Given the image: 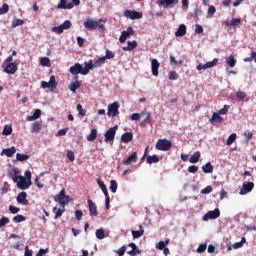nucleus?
Masks as SVG:
<instances>
[{"label": "nucleus", "mask_w": 256, "mask_h": 256, "mask_svg": "<svg viewBox=\"0 0 256 256\" xmlns=\"http://www.w3.org/2000/svg\"><path fill=\"white\" fill-rule=\"evenodd\" d=\"M103 21V19H99L98 21H95L91 18H88L84 22V27L87 29V31H95V29H98L99 31H105V25L99 24Z\"/></svg>", "instance_id": "obj_1"}, {"label": "nucleus", "mask_w": 256, "mask_h": 256, "mask_svg": "<svg viewBox=\"0 0 256 256\" xmlns=\"http://www.w3.org/2000/svg\"><path fill=\"white\" fill-rule=\"evenodd\" d=\"M155 147L158 151H169L173 147V143L167 139H159Z\"/></svg>", "instance_id": "obj_2"}, {"label": "nucleus", "mask_w": 256, "mask_h": 256, "mask_svg": "<svg viewBox=\"0 0 256 256\" xmlns=\"http://www.w3.org/2000/svg\"><path fill=\"white\" fill-rule=\"evenodd\" d=\"M81 5V0H71V2L67 3V0H60V3L57 5V9H73V7H77Z\"/></svg>", "instance_id": "obj_3"}, {"label": "nucleus", "mask_w": 256, "mask_h": 256, "mask_svg": "<svg viewBox=\"0 0 256 256\" xmlns=\"http://www.w3.org/2000/svg\"><path fill=\"white\" fill-rule=\"evenodd\" d=\"M118 126L109 128L104 134L105 143H113L115 141V135H117Z\"/></svg>", "instance_id": "obj_4"}, {"label": "nucleus", "mask_w": 256, "mask_h": 256, "mask_svg": "<svg viewBox=\"0 0 256 256\" xmlns=\"http://www.w3.org/2000/svg\"><path fill=\"white\" fill-rule=\"evenodd\" d=\"M54 201H57L62 207H65L71 199H69V196L65 195V188H63L59 194L55 196Z\"/></svg>", "instance_id": "obj_5"}, {"label": "nucleus", "mask_w": 256, "mask_h": 256, "mask_svg": "<svg viewBox=\"0 0 256 256\" xmlns=\"http://www.w3.org/2000/svg\"><path fill=\"white\" fill-rule=\"evenodd\" d=\"M15 183L17 184L18 189H21L22 191H25V189H29L31 185H33V182H31V180L28 181L23 176L19 177Z\"/></svg>", "instance_id": "obj_6"}, {"label": "nucleus", "mask_w": 256, "mask_h": 256, "mask_svg": "<svg viewBox=\"0 0 256 256\" xmlns=\"http://www.w3.org/2000/svg\"><path fill=\"white\" fill-rule=\"evenodd\" d=\"M124 17L135 21V19H143V13L127 9L124 11Z\"/></svg>", "instance_id": "obj_7"}, {"label": "nucleus", "mask_w": 256, "mask_h": 256, "mask_svg": "<svg viewBox=\"0 0 256 256\" xmlns=\"http://www.w3.org/2000/svg\"><path fill=\"white\" fill-rule=\"evenodd\" d=\"M178 3L179 0H157L158 7H163V9L173 8Z\"/></svg>", "instance_id": "obj_8"}, {"label": "nucleus", "mask_w": 256, "mask_h": 256, "mask_svg": "<svg viewBox=\"0 0 256 256\" xmlns=\"http://www.w3.org/2000/svg\"><path fill=\"white\" fill-rule=\"evenodd\" d=\"M83 70V66L80 63H76L69 68L71 75H74V79H79V74L83 75Z\"/></svg>", "instance_id": "obj_9"}, {"label": "nucleus", "mask_w": 256, "mask_h": 256, "mask_svg": "<svg viewBox=\"0 0 256 256\" xmlns=\"http://www.w3.org/2000/svg\"><path fill=\"white\" fill-rule=\"evenodd\" d=\"M107 115L108 117H117V115H119V103L113 102L109 104Z\"/></svg>", "instance_id": "obj_10"}, {"label": "nucleus", "mask_w": 256, "mask_h": 256, "mask_svg": "<svg viewBox=\"0 0 256 256\" xmlns=\"http://www.w3.org/2000/svg\"><path fill=\"white\" fill-rule=\"evenodd\" d=\"M131 35H135V30H133V27H128L126 30L122 31L119 41L120 43H125L127 41L128 37H131Z\"/></svg>", "instance_id": "obj_11"}, {"label": "nucleus", "mask_w": 256, "mask_h": 256, "mask_svg": "<svg viewBox=\"0 0 256 256\" xmlns=\"http://www.w3.org/2000/svg\"><path fill=\"white\" fill-rule=\"evenodd\" d=\"M221 215V211L219 208H215L212 211H208L204 216H203V221H209V219H218V217Z\"/></svg>", "instance_id": "obj_12"}, {"label": "nucleus", "mask_w": 256, "mask_h": 256, "mask_svg": "<svg viewBox=\"0 0 256 256\" xmlns=\"http://www.w3.org/2000/svg\"><path fill=\"white\" fill-rule=\"evenodd\" d=\"M255 187V183L247 182L242 185L239 194L240 195H247V193H251Z\"/></svg>", "instance_id": "obj_13"}, {"label": "nucleus", "mask_w": 256, "mask_h": 256, "mask_svg": "<svg viewBox=\"0 0 256 256\" xmlns=\"http://www.w3.org/2000/svg\"><path fill=\"white\" fill-rule=\"evenodd\" d=\"M222 25H225V27H233V29H236L241 25V18H233L231 21H223Z\"/></svg>", "instance_id": "obj_14"}, {"label": "nucleus", "mask_w": 256, "mask_h": 256, "mask_svg": "<svg viewBox=\"0 0 256 256\" xmlns=\"http://www.w3.org/2000/svg\"><path fill=\"white\" fill-rule=\"evenodd\" d=\"M88 207H89V213L90 217H97L99 215V211H97V204L93 202V200H88Z\"/></svg>", "instance_id": "obj_15"}, {"label": "nucleus", "mask_w": 256, "mask_h": 256, "mask_svg": "<svg viewBox=\"0 0 256 256\" xmlns=\"http://www.w3.org/2000/svg\"><path fill=\"white\" fill-rule=\"evenodd\" d=\"M16 201L20 205H29V200H27V192L25 191L20 192L16 198Z\"/></svg>", "instance_id": "obj_16"}, {"label": "nucleus", "mask_w": 256, "mask_h": 256, "mask_svg": "<svg viewBox=\"0 0 256 256\" xmlns=\"http://www.w3.org/2000/svg\"><path fill=\"white\" fill-rule=\"evenodd\" d=\"M159 67H161V64L159 63V61L157 59H152L151 60V71H152V75H154V77H157L159 75Z\"/></svg>", "instance_id": "obj_17"}, {"label": "nucleus", "mask_w": 256, "mask_h": 256, "mask_svg": "<svg viewBox=\"0 0 256 256\" xmlns=\"http://www.w3.org/2000/svg\"><path fill=\"white\" fill-rule=\"evenodd\" d=\"M17 63L13 62V63H9L7 64V66L4 68L5 73H8V75H15V73H17Z\"/></svg>", "instance_id": "obj_18"}, {"label": "nucleus", "mask_w": 256, "mask_h": 256, "mask_svg": "<svg viewBox=\"0 0 256 256\" xmlns=\"http://www.w3.org/2000/svg\"><path fill=\"white\" fill-rule=\"evenodd\" d=\"M137 152H133L130 156L125 158L122 163L123 165H131V163H137Z\"/></svg>", "instance_id": "obj_19"}, {"label": "nucleus", "mask_w": 256, "mask_h": 256, "mask_svg": "<svg viewBox=\"0 0 256 256\" xmlns=\"http://www.w3.org/2000/svg\"><path fill=\"white\" fill-rule=\"evenodd\" d=\"M209 122L211 123V125H217V123H223V117H221V114L219 113H213Z\"/></svg>", "instance_id": "obj_20"}, {"label": "nucleus", "mask_w": 256, "mask_h": 256, "mask_svg": "<svg viewBox=\"0 0 256 256\" xmlns=\"http://www.w3.org/2000/svg\"><path fill=\"white\" fill-rule=\"evenodd\" d=\"M187 35V26L185 24H181L177 31L175 32L176 37H185Z\"/></svg>", "instance_id": "obj_21"}, {"label": "nucleus", "mask_w": 256, "mask_h": 256, "mask_svg": "<svg viewBox=\"0 0 256 256\" xmlns=\"http://www.w3.org/2000/svg\"><path fill=\"white\" fill-rule=\"evenodd\" d=\"M85 67L83 68V75H89V71L91 69H95V64L93 63V60H89L88 62L84 63Z\"/></svg>", "instance_id": "obj_22"}, {"label": "nucleus", "mask_w": 256, "mask_h": 256, "mask_svg": "<svg viewBox=\"0 0 256 256\" xmlns=\"http://www.w3.org/2000/svg\"><path fill=\"white\" fill-rule=\"evenodd\" d=\"M134 49H137V42L135 40L128 41L127 46L122 47L123 51H133Z\"/></svg>", "instance_id": "obj_23"}, {"label": "nucleus", "mask_w": 256, "mask_h": 256, "mask_svg": "<svg viewBox=\"0 0 256 256\" xmlns=\"http://www.w3.org/2000/svg\"><path fill=\"white\" fill-rule=\"evenodd\" d=\"M122 143H131L133 141V133L131 132H125L121 136Z\"/></svg>", "instance_id": "obj_24"}, {"label": "nucleus", "mask_w": 256, "mask_h": 256, "mask_svg": "<svg viewBox=\"0 0 256 256\" xmlns=\"http://www.w3.org/2000/svg\"><path fill=\"white\" fill-rule=\"evenodd\" d=\"M132 237L133 239H139L140 237H143V234L145 233V230H143V226H139V230H132Z\"/></svg>", "instance_id": "obj_25"}, {"label": "nucleus", "mask_w": 256, "mask_h": 256, "mask_svg": "<svg viewBox=\"0 0 256 256\" xmlns=\"http://www.w3.org/2000/svg\"><path fill=\"white\" fill-rule=\"evenodd\" d=\"M19 168H13L11 170V172L9 173L11 179L14 181V183H16V181L19 179V177H21V175H19Z\"/></svg>", "instance_id": "obj_26"}, {"label": "nucleus", "mask_w": 256, "mask_h": 256, "mask_svg": "<svg viewBox=\"0 0 256 256\" xmlns=\"http://www.w3.org/2000/svg\"><path fill=\"white\" fill-rule=\"evenodd\" d=\"M199 159H201V152L196 151V152H194V153L191 155V157H190V159H189V162H190V163H199Z\"/></svg>", "instance_id": "obj_27"}, {"label": "nucleus", "mask_w": 256, "mask_h": 256, "mask_svg": "<svg viewBox=\"0 0 256 256\" xmlns=\"http://www.w3.org/2000/svg\"><path fill=\"white\" fill-rule=\"evenodd\" d=\"M48 89H50V91H55V89H57V81L55 80V76H51L50 80L48 82Z\"/></svg>", "instance_id": "obj_28"}, {"label": "nucleus", "mask_w": 256, "mask_h": 256, "mask_svg": "<svg viewBox=\"0 0 256 256\" xmlns=\"http://www.w3.org/2000/svg\"><path fill=\"white\" fill-rule=\"evenodd\" d=\"M2 153L4 155H6V157H13V155H15V153H17V149H15V147L3 149Z\"/></svg>", "instance_id": "obj_29"}, {"label": "nucleus", "mask_w": 256, "mask_h": 256, "mask_svg": "<svg viewBox=\"0 0 256 256\" xmlns=\"http://www.w3.org/2000/svg\"><path fill=\"white\" fill-rule=\"evenodd\" d=\"M75 82H73L72 84H70V91H72V93H76L77 89H79V87H81V81H79V79H74Z\"/></svg>", "instance_id": "obj_30"}, {"label": "nucleus", "mask_w": 256, "mask_h": 256, "mask_svg": "<svg viewBox=\"0 0 256 256\" xmlns=\"http://www.w3.org/2000/svg\"><path fill=\"white\" fill-rule=\"evenodd\" d=\"M97 184L99 185V187H100L101 191L103 192V194L105 195V197H109V191H107V186L105 185V183H103V181L98 179Z\"/></svg>", "instance_id": "obj_31"}, {"label": "nucleus", "mask_w": 256, "mask_h": 256, "mask_svg": "<svg viewBox=\"0 0 256 256\" xmlns=\"http://www.w3.org/2000/svg\"><path fill=\"white\" fill-rule=\"evenodd\" d=\"M41 117V109H36L32 116H27V121H35Z\"/></svg>", "instance_id": "obj_32"}, {"label": "nucleus", "mask_w": 256, "mask_h": 256, "mask_svg": "<svg viewBox=\"0 0 256 256\" xmlns=\"http://www.w3.org/2000/svg\"><path fill=\"white\" fill-rule=\"evenodd\" d=\"M226 64L229 65L231 68H233V67H235V65H237V59H235V56L230 55L226 59Z\"/></svg>", "instance_id": "obj_33"}, {"label": "nucleus", "mask_w": 256, "mask_h": 256, "mask_svg": "<svg viewBox=\"0 0 256 256\" xmlns=\"http://www.w3.org/2000/svg\"><path fill=\"white\" fill-rule=\"evenodd\" d=\"M97 139V129H92L90 134L87 136V141L93 142Z\"/></svg>", "instance_id": "obj_34"}, {"label": "nucleus", "mask_w": 256, "mask_h": 256, "mask_svg": "<svg viewBox=\"0 0 256 256\" xmlns=\"http://www.w3.org/2000/svg\"><path fill=\"white\" fill-rule=\"evenodd\" d=\"M147 163H149V165H153V163H159V156L157 155H149L147 157Z\"/></svg>", "instance_id": "obj_35"}, {"label": "nucleus", "mask_w": 256, "mask_h": 256, "mask_svg": "<svg viewBox=\"0 0 256 256\" xmlns=\"http://www.w3.org/2000/svg\"><path fill=\"white\" fill-rule=\"evenodd\" d=\"M202 171L203 173H213V165H211V162H208L202 166Z\"/></svg>", "instance_id": "obj_36"}, {"label": "nucleus", "mask_w": 256, "mask_h": 256, "mask_svg": "<svg viewBox=\"0 0 256 256\" xmlns=\"http://www.w3.org/2000/svg\"><path fill=\"white\" fill-rule=\"evenodd\" d=\"M217 63H219V59L214 58L212 61L206 62L204 64V68L211 69V67H215V65H217Z\"/></svg>", "instance_id": "obj_37"}, {"label": "nucleus", "mask_w": 256, "mask_h": 256, "mask_svg": "<svg viewBox=\"0 0 256 256\" xmlns=\"http://www.w3.org/2000/svg\"><path fill=\"white\" fill-rule=\"evenodd\" d=\"M41 131V123L34 122L31 127V133H39Z\"/></svg>", "instance_id": "obj_38"}, {"label": "nucleus", "mask_w": 256, "mask_h": 256, "mask_svg": "<svg viewBox=\"0 0 256 256\" xmlns=\"http://www.w3.org/2000/svg\"><path fill=\"white\" fill-rule=\"evenodd\" d=\"M245 243H247V239L245 237H242L240 242H236L233 244V249H241V247H243Z\"/></svg>", "instance_id": "obj_39"}, {"label": "nucleus", "mask_w": 256, "mask_h": 256, "mask_svg": "<svg viewBox=\"0 0 256 256\" xmlns=\"http://www.w3.org/2000/svg\"><path fill=\"white\" fill-rule=\"evenodd\" d=\"M13 133V127L11 125H5L2 131V135L9 136Z\"/></svg>", "instance_id": "obj_40"}, {"label": "nucleus", "mask_w": 256, "mask_h": 256, "mask_svg": "<svg viewBox=\"0 0 256 256\" xmlns=\"http://www.w3.org/2000/svg\"><path fill=\"white\" fill-rule=\"evenodd\" d=\"M236 139H237V134L232 133V134L228 137L226 144H227V145H233V143H235Z\"/></svg>", "instance_id": "obj_41"}, {"label": "nucleus", "mask_w": 256, "mask_h": 256, "mask_svg": "<svg viewBox=\"0 0 256 256\" xmlns=\"http://www.w3.org/2000/svg\"><path fill=\"white\" fill-rule=\"evenodd\" d=\"M117 188H118L117 181L116 180H111L110 181V191L112 193H117Z\"/></svg>", "instance_id": "obj_42"}, {"label": "nucleus", "mask_w": 256, "mask_h": 256, "mask_svg": "<svg viewBox=\"0 0 256 256\" xmlns=\"http://www.w3.org/2000/svg\"><path fill=\"white\" fill-rule=\"evenodd\" d=\"M25 24V21L22 20V19H15L12 21V27L13 29H15V27H19L21 25H24Z\"/></svg>", "instance_id": "obj_43"}, {"label": "nucleus", "mask_w": 256, "mask_h": 256, "mask_svg": "<svg viewBox=\"0 0 256 256\" xmlns=\"http://www.w3.org/2000/svg\"><path fill=\"white\" fill-rule=\"evenodd\" d=\"M16 159H17V161H27L29 159V155L17 153Z\"/></svg>", "instance_id": "obj_44"}, {"label": "nucleus", "mask_w": 256, "mask_h": 256, "mask_svg": "<svg viewBox=\"0 0 256 256\" xmlns=\"http://www.w3.org/2000/svg\"><path fill=\"white\" fill-rule=\"evenodd\" d=\"M105 58L102 56L100 58H98L95 62H94V67H101L102 65H105Z\"/></svg>", "instance_id": "obj_45"}, {"label": "nucleus", "mask_w": 256, "mask_h": 256, "mask_svg": "<svg viewBox=\"0 0 256 256\" xmlns=\"http://www.w3.org/2000/svg\"><path fill=\"white\" fill-rule=\"evenodd\" d=\"M105 58L102 56L100 58H98L95 62H94V67H101L102 65H105Z\"/></svg>", "instance_id": "obj_46"}, {"label": "nucleus", "mask_w": 256, "mask_h": 256, "mask_svg": "<svg viewBox=\"0 0 256 256\" xmlns=\"http://www.w3.org/2000/svg\"><path fill=\"white\" fill-rule=\"evenodd\" d=\"M105 58L102 56L100 58H98L95 62H94V67H101L102 65H105Z\"/></svg>", "instance_id": "obj_47"}, {"label": "nucleus", "mask_w": 256, "mask_h": 256, "mask_svg": "<svg viewBox=\"0 0 256 256\" xmlns=\"http://www.w3.org/2000/svg\"><path fill=\"white\" fill-rule=\"evenodd\" d=\"M76 109H77L79 115H81V117H85V115H87V111L85 109H83V106L81 104H78L76 106Z\"/></svg>", "instance_id": "obj_48"}, {"label": "nucleus", "mask_w": 256, "mask_h": 256, "mask_svg": "<svg viewBox=\"0 0 256 256\" xmlns=\"http://www.w3.org/2000/svg\"><path fill=\"white\" fill-rule=\"evenodd\" d=\"M6 13H9V4L4 3L0 8V15H5Z\"/></svg>", "instance_id": "obj_49"}, {"label": "nucleus", "mask_w": 256, "mask_h": 256, "mask_svg": "<svg viewBox=\"0 0 256 256\" xmlns=\"http://www.w3.org/2000/svg\"><path fill=\"white\" fill-rule=\"evenodd\" d=\"M25 216L18 214L16 216L13 217V222L14 223H22V221H25Z\"/></svg>", "instance_id": "obj_50"}, {"label": "nucleus", "mask_w": 256, "mask_h": 256, "mask_svg": "<svg viewBox=\"0 0 256 256\" xmlns=\"http://www.w3.org/2000/svg\"><path fill=\"white\" fill-rule=\"evenodd\" d=\"M96 237L97 239H105V230L103 229H97L96 230Z\"/></svg>", "instance_id": "obj_51"}, {"label": "nucleus", "mask_w": 256, "mask_h": 256, "mask_svg": "<svg viewBox=\"0 0 256 256\" xmlns=\"http://www.w3.org/2000/svg\"><path fill=\"white\" fill-rule=\"evenodd\" d=\"M50 63H51V60L47 57H43L40 60V65H42V67H48Z\"/></svg>", "instance_id": "obj_52"}, {"label": "nucleus", "mask_w": 256, "mask_h": 256, "mask_svg": "<svg viewBox=\"0 0 256 256\" xmlns=\"http://www.w3.org/2000/svg\"><path fill=\"white\" fill-rule=\"evenodd\" d=\"M229 109V105H224L223 108L218 111V115H227V113H229Z\"/></svg>", "instance_id": "obj_53"}, {"label": "nucleus", "mask_w": 256, "mask_h": 256, "mask_svg": "<svg viewBox=\"0 0 256 256\" xmlns=\"http://www.w3.org/2000/svg\"><path fill=\"white\" fill-rule=\"evenodd\" d=\"M103 58L107 61V59H115V53L110 50H106L105 56Z\"/></svg>", "instance_id": "obj_54"}, {"label": "nucleus", "mask_w": 256, "mask_h": 256, "mask_svg": "<svg viewBox=\"0 0 256 256\" xmlns=\"http://www.w3.org/2000/svg\"><path fill=\"white\" fill-rule=\"evenodd\" d=\"M169 79L170 81H177V79H179V74H177L175 71H171L169 73Z\"/></svg>", "instance_id": "obj_55"}, {"label": "nucleus", "mask_w": 256, "mask_h": 256, "mask_svg": "<svg viewBox=\"0 0 256 256\" xmlns=\"http://www.w3.org/2000/svg\"><path fill=\"white\" fill-rule=\"evenodd\" d=\"M127 253H128V255L135 256V255L141 254V250H139V248H137V246H136L135 248L128 251Z\"/></svg>", "instance_id": "obj_56"}, {"label": "nucleus", "mask_w": 256, "mask_h": 256, "mask_svg": "<svg viewBox=\"0 0 256 256\" xmlns=\"http://www.w3.org/2000/svg\"><path fill=\"white\" fill-rule=\"evenodd\" d=\"M213 192V187L207 186L201 190L202 195H209V193Z\"/></svg>", "instance_id": "obj_57"}, {"label": "nucleus", "mask_w": 256, "mask_h": 256, "mask_svg": "<svg viewBox=\"0 0 256 256\" xmlns=\"http://www.w3.org/2000/svg\"><path fill=\"white\" fill-rule=\"evenodd\" d=\"M217 9H215V6H209L208 7V17H213L216 13Z\"/></svg>", "instance_id": "obj_58"}, {"label": "nucleus", "mask_w": 256, "mask_h": 256, "mask_svg": "<svg viewBox=\"0 0 256 256\" xmlns=\"http://www.w3.org/2000/svg\"><path fill=\"white\" fill-rule=\"evenodd\" d=\"M53 33H57L58 35H61L63 33L64 29L63 26H57L52 28Z\"/></svg>", "instance_id": "obj_59"}, {"label": "nucleus", "mask_w": 256, "mask_h": 256, "mask_svg": "<svg viewBox=\"0 0 256 256\" xmlns=\"http://www.w3.org/2000/svg\"><path fill=\"white\" fill-rule=\"evenodd\" d=\"M7 223H9V218H7V217H2V218L0 219V229H1L2 227H5V225H7Z\"/></svg>", "instance_id": "obj_60"}, {"label": "nucleus", "mask_w": 256, "mask_h": 256, "mask_svg": "<svg viewBox=\"0 0 256 256\" xmlns=\"http://www.w3.org/2000/svg\"><path fill=\"white\" fill-rule=\"evenodd\" d=\"M9 211L13 214V215H17V213H19L20 209L18 207H15L13 205L9 206Z\"/></svg>", "instance_id": "obj_61"}, {"label": "nucleus", "mask_w": 256, "mask_h": 256, "mask_svg": "<svg viewBox=\"0 0 256 256\" xmlns=\"http://www.w3.org/2000/svg\"><path fill=\"white\" fill-rule=\"evenodd\" d=\"M62 29H71V21L66 20L63 24H61Z\"/></svg>", "instance_id": "obj_62"}, {"label": "nucleus", "mask_w": 256, "mask_h": 256, "mask_svg": "<svg viewBox=\"0 0 256 256\" xmlns=\"http://www.w3.org/2000/svg\"><path fill=\"white\" fill-rule=\"evenodd\" d=\"M125 251H127V248L125 246H122L121 248H119L116 253L119 256H124L125 255Z\"/></svg>", "instance_id": "obj_63"}, {"label": "nucleus", "mask_w": 256, "mask_h": 256, "mask_svg": "<svg viewBox=\"0 0 256 256\" xmlns=\"http://www.w3.org/2000/svg\"><path fill=\"white\" fill-rule=\"evenodd\" d=\"M188 171H189V173H197V171H199V167H197L195 165H191L188 167Z\"/></svg>", "instance_id": "obj_64"}]
</instances>
